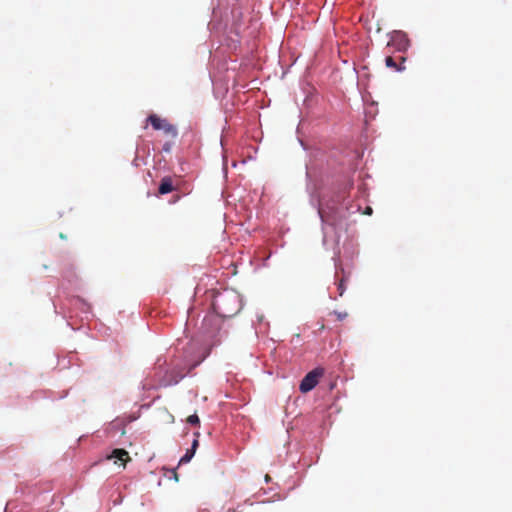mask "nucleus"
<instances>
[{
	"label": "nucleus",
	"mask_w": 512,
	"mask_h": 512,
	"mask_svg": "<svg viewBox=\"0 0 512 512\" xmlns=\"http://www.w3.org/2000/svg\"><path fill=\"white\" fill-rule=\"evenodd\" d=\"M213 310L222 318L237 315L242 309L240 294L233 289H225L217 292L212 301Z\"/></svg>",
	"instance_id": "nucleus-1"
},
{
	"label": "nucleus",
	"mask_w": 512,
	"mask_h": 512,
	"mask_svg": "<svg viewBox=\"0 0 512 512\" xmlns=\"http://www.w3.org/2000/svg\"><path fill=\"white\" fill-rule=\"evenodd\" d=\"M147 121L151 124L154 130H162L165 135L175 139L178 136L176 126L168 122L166 119L160 118L156 114H151Z\"/></svg>",
	"instance_id": "nucleus-2"
},
{
	"label": "nucleus",
	"mask_w": 512,
	"mask_h": 512,
	"mask_svg": "<svg viewBox=\"0 0 512 512\" xmlns=\"http://www.w3.org/2000/svg\"><path fill=\"white\" fill-rule=\"evenodd\" d=\"M324 375V369L317 367L308 372L301 380L299 390L301 393H308L313 390L319 383L320 378Z\"/></svg>",
	"instance_id": "nucleus-3"
},
{
	"label": "nucleus",
	"mask_w": 512,
	"mask_h": 512,
	"mask_svg": "<svg viewBox=\"0 0 512 512\" xmlns=\"http://www.w3.org/2000/svg\"><path fill=\"white\" fill-rule=\"evenodd\" d=\"M174 189L175 188L173 186L172 178L167 176L161 180V183L158 188V192H159V194L164 195V194L174 191Z\"/></svg>",
	"instance_id": "nucleus-4"
},
{
	"label": "nucleus",
	"mask_w": 512,
	"mask_h": 512,
	"mask_svg": "<svg viewBox=\"0 0 512 512\" xmlns=\"http://www.w3.org/2000/svg\"><path fill=\"white\" fill-rule=\"evenodd\" d=\"M109 458H114L122 462L123 465L130 460L129 454L124 449H114Z\"/></svg>",
	"instance_id": "nucleus-5"
},
{
	"label": "nucleus",
	"mask_w": 512,
	"mask_h": 512,
	"mask_svg": "<svg viewBox=\"0 0 512 512\" xmlns=\"http://www.w3.org/2000/svg\"><path fill=\"white\" fill-rule=\"evenodd\" d=\"M319 213H320V216H321L323 221L327 222L330 225H336L337 224L336 219L330 217V215L327 213V211L324 208H321L319 210Z\"/></svg>",
	"instance_id": "nucleus-6"
},
{
	"label": "nucleus",
	"mask_w": 512,
	"mask_h": 512,
	"mask_svg": "<svg viewBox=\"0 0 512 512\" xmlns=\"http://www.w3.org/2000/svg\"><path fill=\"white\" fill-rule=\"evenodd\" d=\"M385 63H386L387 67L393 68L397 71H401L404 69V67L398 66L397 63L395 62L394 58L391 56L386 57Z\"/></svg>",
	"instance_id": "nucleus-7"
},
{
	"label": "nucleus",
	"mask_w": 512,
	"mask_h": 512,
	"mask_svg": "<svg viewBox=\"0 0 512 512\" xmlns=\"http://www.w3.org/2000/svg\"><path fill=\"white\" fill-rule=\"evenodd\" d=\"M194 454L195 453L193 451H191L190 449L187 450L186 453L180 458L179 465L188 463L192 459Z\"/></svg>",
	"instance_id": "nucleus-8"
},
{
	"label": "nucleus",
	"mask_w": 512,
	"mask_h": 512,
	"mask_svg": "<svg viewBox=\"0 0 512 512\" xmlns=\"http://www.w3.org/2000/svg\"><path fill=\"white\" fill-rule=\"evenodd\" d=\"M347 280V277L343 276L340 280H339V283H338V292H339V296H343L344 292H345V281Z\"/></svg>",
	"instance_id": "nucleus-9"
},
{
	"label": "nucleus",
	"mask_w": 512,
	"mask_h": 512,
	"mask_svg": "<svg viewBox=\"0 0 512 512\" xmlns=\"http://www.w3.org/2000/svg\"><path fill=\"white\" fill-rule=\"evenodd\" d=\"M186 421H187V423H189L191 425H198L200 423V420H199V417L197 414L188 416Z\"/></svg>",
	"instance_id": "nucleus-10"
},
{
	"label": "nucleus",
	"mask_w": 512,
	"mask_h": 512,
	"mask_svg": "<svg viewBox=\"0 0 512 512\" xmlns=\"http://www.w3.org/2000/svg\"><path fill=\"white\" fill-rule=\"evenodd\" d=\"M199 446V441L197 438L194 439L192 445H191V448L190 450L193 451L194 453L196 452V449L198 448Z\"/></svg>",
	"instance_id": "nucleus-11"
},
{
	"label": "nucleus",
	"mask_w": 512,
	"mask_h": 512,
	"mask_svg": "<svg viewBox=\"0 0 512 512\" xmlns=\"http://www.w3.org/2000/svg\"><path fill=\"white\" fill-rule=\"evenodd\" d=\"M178 381H179V379H178V378H175V379H174V380H172V381H163V382H162V385H163V386H169V385H172V384H176V383H178Z\"/></svg>",
	"instance_id": "nucleus-12"
},
{
	"label": "nucleus",
	"mask_w": 512,
	"mask_h": 512,
	"mask_svg": "<svg viewBox=\"0 0 512 512\" xmlns=\"http://www.w3.org/2000/svg\"><path fill=\"white\" fill-rule=\"evenodd\" d=\"M335 314L337 315V318L339 320H343L344 318L347 317V313L346 312H335Z\"/></svg>",
	"instance_id": "nucleus-13"
},
{
	"label": "nucleus",
	"mask_w": 512,
	"mask_h": 512,
	"mask_svg": "<svg viewBox=\"0 0 512 512\" xmlns=\"http://www.w3.org/2000/svg\"><path fill=\"white\" fill-rule=\"evenodd\" d=\"M163 150L166 151V152H169L170 151V145L168 143H166L164 146H163Z\"/></svg>",
	"instance_id": "nucleus-14"
},
{
	"label": "nucleus",
	"mask_w": 512,
	"mask_h": 512,
	"mask_svg": "<svg viewBox=\"0 0 512 512\" xmlns=\"http://www.w3.org/2000/svg\"><path fill=\"white\" fill-rule=\"evenodd\" d=\"M364 213L368 214V215H371L372 214V208L371 207H367Z\"/></svg>",
	"instance_id": "nucleus-15"
},
{
	"label": "nucleus",
	"mask_w": 512,
	"mask_h": 512,
	"mask_svg": "<svg viewBox=\"0 0 512 512\" xmlns=\"http://www.w3.org/2000/svg\"><path fill=\"white\" fill-rule=\"evenodd\" d=\"M265 481H266V482H269V481H270V476H269L268 474L265 476Z\"/></svg>",
	"instance_id": "nucleus-16"
},
{
	"label": "nucleus",
	"mask_w": 512,
	"mask_h": 512,
	"mask_svg": "<svg viewBox=\"0 0 512 512\" xmlns=\"http://www.w3.org/2000/svg\"><path fill=\"white\" fill-rule=\"evenodd\" d=\"M239 507H240V505H238V506H237V508H235V509L233 510V512H241V510H239Z\"/></svg>",
	"instance_id": "nucleus-17"
},
{
	"label": "nucleus",
	"mask_w": 512,
	"mask_h": 512,
	"mask_svg": "<svg viewBox=\"0 0 512 512\" xmlns=\"http://www.w3.org/2000/svg\"><path fill=\"white\" fill-rule=\"evenodd\" d=\"M244 503H245V504L252 505V502H250V500H249V499L245 500V502H244Z\"/></svg>",
	"instance_id": "nucleus-18"
},
{
	"label": "nucleus",
	"mask_w": 512,
	"mask_h": 512,
	"mask_svg": "<svg viewBox=\"0 0 512 512\" xmlns=\"http://www.w3.org/2000/svg\"><path fill=\"white\" fill-rule=\"evenodd\" d=\"M174 477H175V480H178V475L176 472H174Z\"/></svg>",
	"instance_id": "nucleus-19"
}]
</instances>
